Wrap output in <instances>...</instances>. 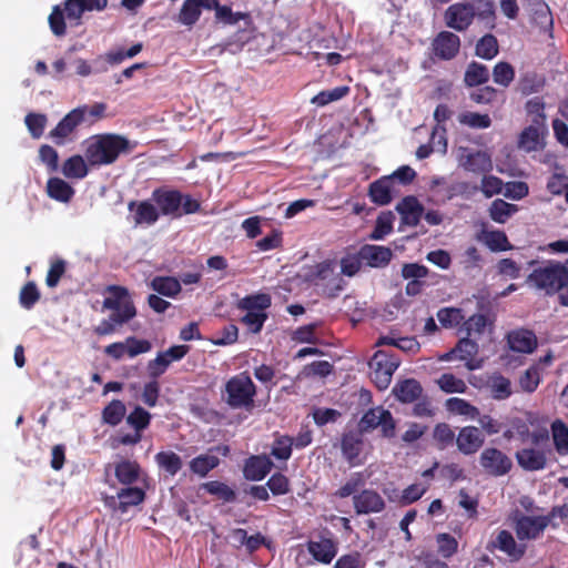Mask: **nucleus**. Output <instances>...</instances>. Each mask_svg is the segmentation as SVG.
I'll use <instances>...</instances> for the list:
<instances>
[{"instance_id": "1", "label": "nucleus", "mask_w": 568, "mask_h": 568, "mask_svg": "<svg viewBox=\"0 0 568 568\" xmlns=\"http://www.w3.org/2000/svg\"><path fill=\"white\" fill-rule=\"evenodd\" d=\"M138 143L118 133H100L87 140L84 156L91 166L115 163L121 155H130Z\"/></svg>"}, {"instance_id": "2", "label": "nucleus", "mask_w": 568, "mask_h": 568, "mask_svg": "<svg viewBox=\"0 0 568 568\" xmlns=\"http://www.w3.org/2000/svg\"><path fill=\"white\" fill-rule=\"evenodd\" d=\"M527 283L546 295L552 296L568 284V267L557 261H546L535 267Z\"/></svg>"}, {"instance_id": "3", "label": "nucleus", "mask_w": 568, "mask_h": 568, "mask_svg": "<svg viewBox=\"0 0 568 568\" xmlns=\"http://www.w3.org/2000/svg\"><path fill=\"white\" fill-rule=\"evenodd\" d=\"M272 305V297L267 293H254L240 298L236 308L245 314L240 322L253 334L262 331L267 320L266 310Z\"/></svg>"}, {"instance_id": "4", "label": "nucleus", "mask_w": 568, "mask_h": 568, "mask_svg": "<svg viewBox=\"0 0 568 568\" xmlns=\"http://www.w3.org/2000/svg\"><path fill=\"white\" fill-rule=\"evenodd\" d=\"M255 396L256 386L246 372L232 376L224 385V400L233 409L253 408Z\"/></svg>"}, {"instance_id": "5", "label": "nucleus", "mask_w": 568, "mask_h": 568, "mask_svg": "<svg viewBox=\"0 0 568 568\" xmlns=\"http://www.w3.org/2000/svg\"><path fill=\"white\" fill-rule=\"evenodd\" d=\"M399 359L394 354L385 351H377L369 362L371 378L378 389H386L392 376L399 366Z\"/></svg>"}, {"instance_id": "6", "label": "nucleus", "mask_w": 568, "mask_h": 568, "mask_svg": "<svg viewBox=\"0 0 568 568\" xmlns=\"http://www.w3.org/2000/svg\"><path fill=\"white\" fill-rule=\"evenodd\" d=\"M381 427L382 435L387 438L395 436V420L388 409L382 406L369 408L359 420L361 432H369Z\"/></svg>"}, {"instance_id": "7", "label": "nucleus", "mask_w": 568, "mask_h": 568, "mask_svg": "<svg viewBox=\"0 0 568 568\" xmlns=\"http://www.w3.org/2000/svg\"><path fill=\"white\" fill-rule=\"evenodd\" d=\"M87 121V109L75 108L67 113L49 133V138L57 144L63 145L75 129Z\"/></svg>"}, {"instance_id": "8", "label": "nucleus", "mask_w": 568, "mask_h": 568, "mask_svg": "<svg viewBox=\"0 0 568 568\" xmlns=\"http://www.w3.org/2000/svg\"><path fill=\"white\" fill-rule=\"evenodd\" d=\"M183 194L179 190L158 187L152 192V201L155 203L160 214L172 217L182 216Z\"/></svg>"}, {"instance_id": "9", "label": "nucleus", "mask_w": 568, "mask_h": 568, "mask_svg": "<svg viewBox=\"0 0 568 568\" xmlns=\"http://www.w3.org/2000/svg\"><path fill=\"white\" fill-rule=\"evenodd\" d=\"M479 464L490 476L500 477L508 474L513 467L511 459L501 450L488 447L479 456Z\"/></svg>"}, {"instance_id": "10", "label": "nucleus", "mask_w": 568, "mask_h": 568, "mask_svg": "<svg viewBox=\"0 0 568 568\" xmlns=\"http://www.w3.org/2000/svg\"><path fill=\"white\" fill-rule=\"evenodd\" d=\"M445 23L456 31H465L474 21V11L470 2H457L449 6L444 14Z\"/></svg>"}, {"instance_id": "11", "label": "nucleus", "mask_w": 568, "mask_h": 568, "mask_svg": "<svg viewBox=\"0 0 568 568\" xmlns=\"http://www.w3.org/2000/svg\"><path fill=\"white\" fill-rule=\"evenodd\" d=\"M498 549L506 554L511 561H519L526 554V545L517 544L510 531L499 530L487 545V550Z\"/></svg>"}, {"instance_id": "12", "label": "nucleus", "mask_w": 568, "mask_h": 568, "mask_svg": "<svg viewBox=\"0 0 568 568\" xmlns=\"http://www.w3.org/2000/svg\"><path fill=\"white\" fill-rule=\"evenodd\" d=\"M460 50V39L450 31H440L432 41V51L439 60L454 59Z\"/></svg>"}, {"instance_id": "13", "label": "nucleus", "mask_w": 568, "mask_h": 568, "mask_svg": "<svg viewBox=\"0 0 568 568\" xmlns=\"http://www.w3.org/2000/svg\"><path fill=\"white\" fill-rule=\"evenodd\" d=\"M550 524V517L545 516H520L515 524L518 539H536Z\"/></svg>"}, {"instance_id": "14", "label": "nucleus", "mask_w": 568, "mask_h": 568, "mask_svg": "<svg viewBox=\"0 0 568 568\" xmlns=\"http://www.w3.org/2000/svg\"><path fill=\"white\" fill-rule=\"evenodd\" d=\"M308 554L320 564L329 565L338 552V541L334 537L321 536L320 540L306 542Z\"/></svg>"}, {"instance_id": "15", "label": "nucleus", "mask_w": 568, "mask_h": 568, "mask_svg": "<svg viewBox=\"0 0 568 568\" xmlns=\"http://www.w3.org/2000/svg\"><path fill=\"white\" fill-rule=\"evenodd\" d=\"M353 506L357 515L382 513L386 508L384 498L374 489H363L353 496Z\"/></svg>"}, {"instance_id": "16", "label": "nucleus", "mask_w": 568, "mask_h": 568, "mask_svg": "<svg viewBox=\"0 0 568 568\" xmlns=\"http://www.w3.org/2000/svg\"><path fill=\"white\" fill-rule=\"evenodd\" d=\"M136 315L133 302H125L121 312H112L109 318H104L94 327V333L99 336L111 335L116 326H121L131 321Z\"/></svg>"}, {"instance_id": "17", "label": "nucleus", "mask_w": 568, "mask_h": 568, "mask_svg": "<svg viewBox=\"0 0 568 568\" xmlns=\"http://www.w3.org/2000/svg\"><path fill=\"white\" fill-rule=\"evenodd\" d=\"M485 444V436L476 426L462 427L456 437L458 450L466 456L476 454Z\"/></svg>"}, {"instance_id": "18", "label": "nucleus", "mask_w": 568, "mask_h": 568, "mask_svg": "<svg viewBox=\"0 0 568 568\" xmlns=\"http://www.w3.org/2000/svg\"><path fill=\"white\" fill-rule=\"evenodd\" d=\"M478 353V344L468 336H465L458 341L456 346L450 349L443 359L449 361L453 358H457L459 361L466 362V367L469 371H474L478 368V365L474 364V357Z\"/></svg>"}, {"instance_id": "19", "label": "nucleus", "mask_w": 568, "mask_h": 568, "mask_svg": "<svg viewBox=\"0 0 568 568\" xmlns=\"http://www.w3.org/2000/svg\"><path fill=\"white\" fill-rule=\"evenodd\" d=\"M274 464L266 455L250 456L243 467V475L247 480L260 481L272 470Z\"/></svg>"}, {"instance_id": "20", "label": "nucleus", "mask_w": 568, "mask_h": 568, "mask_svg": "<svg viewBox=\"0 0 568 568\" xmlns=\"http://www.w3.org/2000/svg\"><path fill=\"white\" fill-rule=\"evenodd\" d=\"M403 224L417 226L424 215V206L414 195L403 197L396 205Z\"/></svg>"}, {"instance_id": "21", "label": "nucleus", "mask_w": 568, "mask_h": 568, "mask_svg": "<svg viewBox=\"0 0 568 568\" xmlns=\"http://www.w3.org/2000/svg\"><path fill=\"white\" fill-rule=\"evenodd\" d=\"M364 442L361 433L348 432L345 433L341 440V449L344 458L351 466H357L362 464L359 459L363 450Z\"/></svg>"}, {"instance_id": "22", "label": "nucleus", "mask_w": 568, "mask_h": 568, "mask_svg": "<svg viewBox=\"0 0 568 568\" xmlns=\"http://www.w3.org/2000/svg\"><path fill=\"white\" fill-rule=\"evenodd\" d=\"M359 255L371 267H385L389 264L393 252L386 246L365 244L359 248Z\"/></svg>"}, {"instance_id": "23", "label": "nucleus", "mask_w": 568, "mask_h": 568, "mask_svg": "<svg viewBox=\"0 0 568 568\" xmlns=\"http://www.w3.org/2000/svg\"><path fill=\"white\" fill-rule=\"evenodd\" d=\"M509 348L518 353H532L537 347V337L532 331L520 328L507 335Z\"/></svg>"}, {"instance_id": "24", "label": "nucleus", "mask_w": 568, "mask_h": 568, "mask_svg": "<svg viewBox=\"0 0 568 568\" xmlns=\"http://www.w3.org/2000/svg\"><path fill=\"white\" fill-rule=\"evenodd\" d=\"M518 465L528 471L541 470L547 465V456L544 450L536 448H523L516 453Z\"/></svg>"}, {"instance_id": "25", "label": "nucleus", "mask_w": 568, "mask_h": 568, "mask_svg": "<svg viewBox=\"0 0 568 568\" xmlns=\"http://www.w3.org/2000/svg\"><path fill=\"white\" fill-rule=\"evenodd\" d=\"M392 190V176H383L369 184L368 196L371 201L376 205H387L393 200Z\"/></svg>"}, {"instance_id": "26", "label": "nucleus", "mask_w": 568, "mask_h": 568, "mask_svg": "<svg viewBox=\"0 0 568 568\" xmlns=\"http://www.w3.org/2000/svg\"><path fill=\"white\" fill-rule=\"evenodd\" d=\"M423 387L415 378H407L398 382L394 388L393 394L404 404H410L418 400L422 396Z\"/></svg>"}, {"instance_id": "27", "label": "nucleus", "mask_w": 568, "mask_h": 568, "mask_svg": "<svg viewBox=\"0 0 568 568\" xmlns=\"http://www.w3.org/2000/svg\"><path fill=\"white\" fill-rule=\"evenodd\" d=\"M128 207L130 211H133L135 207V212H134V216H133L135 224L152 225L160 217V213L158 211L156 205L152 204L150 201H141V202L131 201L129 203Z\"/></svg>"}, {"instance_id": "28", "label": "nucleus", "mask_w": 568, "mask_h": 568, "mask_svg": "<svg viewBox=\"0 0 568 568\" xmlns=\"http://www.w3.org/2000/svg\"><path fill=\"white\" fill-rule=\"evenodd\" d=\"M463 166L475 174H486L493 170V161L487 152L475 151L466 155Z\"/></svg>"}, {"instance_id": "29", "label": "nucleus", "mask_w": 568, "mask_h": 568, "mask_svg": "<svg viewBox=\"0 0 568 568\" xmlns=\"http://www.w3.org/2000/svg\"><path fill=\"white\" fill-rule=\"evenodd\" d=\"M108 296L103 301V307L112 312H121L125 302H132L129 290L120 285H109L105 288Z\"/></svg>"}, {"instance_id": "30", "label": "nucleus", "mask_w": 568, "mask_h": 568, "mask_svg": "<svg viewBox=\"0 0 568 568\" xmlns=\"http://www.w3.org/2000/svg\"><path fill=\"white\" fill-rule=\"evenodd\" d=\"M478 240L481 241L491 252H501L513 248L504 231L483 230Z\"/></svg>"}, {"instance_id": "31", "label": "nucleus", "mask_w": 568, "mask_h": 568, "mask_svg": "<svg viewBox=\"0 0 568 568\" xmlns=\"http://www.w3.org/2000/svg\"><path fill=\"white\" fill-rule=\"evenodd\" d=\"M48 195L59 202L68 203L74 195L73 187L60 178H50L47 182Z\"/></svg>"}, {"instance_id": "32", "label": "nucleus", "mask_w": 568, "mask_h": 568, "mask_svg": "<svg viewBox=\"0 0 568 568\" xmlns=\"http://www.w3.org/2000/svg\"><path fill=\"white\" fill-rule=\"evenodd\" d=\"M151 287L158 294L175 298L182 291L181 282L173 276H155L151 281Z\"/></svg>"}, {"instance_id": "33", "label": "nucleus", "mask_w": 568, "mask_h": 568, "mask_svg": "<svg viewBox=\"0 0 568 568\" xmlns=\"http://www.w3.org/2000/svg\"><path fill=\"white\" fill-rule=\"evenodd\" d=\"M489 75V70L485 64L471 61L466 68L464 83L469 88L479 87L488 82Z\"/></svg>"}, {"instance_id": "34", "label": "nucleus", "mask_w": 568, "mask_h": 568, "mask_svg": "<svg viewBox=\"0 0 568 568\" xmlns=\"http://www.w3.org/2000/svg\"><path fill=\"white\" fill-rule=\"evenodd\" d=\"M518 206L506 202L503 199H496L490 203L488 209L489 217L499 224L506 223L515 213L518 212Z\"/></svg>"}, {"instance_id": "35", "label": "nucleus", "mask_w": 568, "mask_h": 568, "mask_svg": "<svg viewBox=\"0 0 568 568\" xmlns=\"http://www.w3.org/2000/svg\"><path fill=\"white\" fill-rule=\"evenodd\" d=\"M471 3L474 19L483 21L488 29L495 28L496 12L491 0H475Z\"/></svg>"}, {"instance_id": "36", "label": "nucleus", "mask_w": 568, "mask_h": 568, "mask_svg": "<svg viewBox=\"0 0 568 568\" xmlns=\"http://www.w3.org/2000/svg\"><path fill=\"white\" fill-rule=\"evenodd\" d=\"M531 20L541 31L548 33L550 37L552 36L554 19L550 8L546 2L540 1L536 3Z\"/></svg>"}, {"instance_id": "37", "label": "nucleus", "mask_w": 568, "mask_h": 568, "mask_svg": "<svg viewBox=\"0 0 568 568\" xmlns=\"http://www.w3.org/2000/svg\"><path fill=\"white\" fill-rule=\"evenodd\" d=\"M114 475L123 485H132L139 479L140 465L136 462L122 460L115 465Z\"/></svg>"}, {"instance_id": "38", "label": "nucleus", "mask_w": 568, "mask_h": 568, "mask_svg": "<svg viewBox=\"0 0 568 568\" xmlns=\"http://www.w3.org/2000/svg\"><path fill=\"white\" fill-rule=\"evenodd\" d=\"M550 428L556 452L561 456L568 455V426L561 419H556Z\"/></svg>"}, {"instance_id": "39", "label": "nucleus", "mask_w": 568, "mask_h": 568, "mask_svg": "<svg viewBox=\"0 0 568 568\" xmlns=\"http://www.w3.org/2000/svg\"><path fill=\"white\" fill-rule=\"evenodd\" d=\"M158 466L164 469L170 476H175L182 468L183 462L174 452H159L154 457Z\"/></svg>"}, {"instance_id": "40", "label": "nucleus", "mask_w": 568, "mask_h": 568, "mask_svg": "<svg viewBox=\"0 0 568 568\" xmlns=\"http://www.w3.org/2000/svg\"><path fill=\"white\" fill-rule=\"evenodd\" d=\"M62 173L68 179H83L88 174L84 159L77 154L67 159L62 165Z\"/></svg>"}, {"instance_id": "41", "label": "nucleus", "mask_w": 568, "mask_h": 568, "mask_svg": "<svg viewBox=\"0 0 568 568\" xmlns=\"http://www.w3.org/2000/svg\"><path fill=\"white\" fill-rule=\"evenodd\" d=\"M498 52L499 45L497 38L491 33L485 34L476 43L475 54L481 59L493 60Z\"/></svg>"}, {"instance_id": "42", "label": "nucleus", "mask_w": 568, "mask_h": 568, "mask_svg": "<svg viewBox=\"0 0 568 568\" xmlns=\"http://www.w3.org/2000/svg\"><path fill=\"white\" fill-rule=\"evenodd\" d=\"M219 464L220 459L215 455L202 454L190 462V469L193 474L205 477L212 469L216 468Z\"/></svg>"}, {"instance_id": "43", "label": "nucleus", "mask_w": 568, "mask_h": 568, "mask_svg": "<svg viewBox=\"0 0 568 568\" xmlns=\"http://www.w3.org/2000/svg\"><path fill=\"white\" fill-rule=\"evenodd\" d=\"M202 488L224 503H233L236 499L234 489L219 480L206 481L202 484Z\"/></svg>"}, {"instance_id": "44", "label": "nucleus", "mask_w": 568, "mask_h": 568, "mask_svg": "<svg viewBox=\"0 0 568 568\" xmlns=\"http://www.w3.org/2000/svg\"><path fill=\"white\" fill-rule=\"evenodd\" d=\"M126 407L120 399L111 400L102 410V420L110 425L116 426L124 418Z\"/></svg>"}, {"instance_id": "45", "label": "nucleus", "mask_w": 568, "mask_h": 568, "mask_svg": "<svg viewBox=\"0 0 568 568\" xmlns=\"http://www.w3.org/2000/svg\"><path fill=\"white\" fill-rule=\"evenodd\" d=\"M446 408L453 414L467 416L471 419H476L479 416V409L476 406L459 397L448 398L446 400Z\"/></svg>"}, {"instance_id": "46", "label": "nucleus", "mask_w": 568, "mask_h": 568, "mask_svg": "<svg viewBox=\"0 0 568 568\" xmlns=\"http://www.w3.org/2000/svg\"><path fill=\"white\" fill-rule=\"evenodd\" d=\"M121 513H126L129 507L141 504L145 498V493L139 487H126L118 491Z\"/></svg>"}, {"instance_id": "47", "label": "nucleus", "mask_w": 568, "mask_h": 568, "mask_svg": "<svg viewBox=\"0 0 568 568\" xmlns=\"http://www.w3.org/2000/svg\"><path fill=\"white\" fill-rule=\"evenodd\" d=\"M199 0H184L178 16V21L184 26L192 27L201 17Z\"/></svg>"}, {"instance_id": "48", "label": "nucleus", "mask_w": 568, "mask_h": 568, "mask_svg": "<svg viewBox=\"0 0 568 568\" xmlns=\"http://www.w3.org/2000/svg\"><path fill=\"white\" fill-rule=\"evenodd\" d=\"M487 324V316L477 313L471 315L467 320L464 318L459 332L465 333V335L468 337L481 335L485 332Z\"/></svg>"}, {"instance_id": "49", "label": "nucleus", "mask_w": 568, "mask_h": 568, "mask_svg": "<svg viewBox=\"0 0 568 568\" xmlns=\"http://www.w3.org/2000/svg\"><path fill=\"white\" fill-rule=\"evenodd\" d=\"M349 93V87L341 85L332 90H324L314 95L311 100L312 104L325 106L331 102L338 101Z\"/></svg>"}, {"instance_id": "50", "label": "nucleus", "mask_w": 568, "mask_h": 568, "mask_svg": "<svg viewBox=\"0 0 568 568\" xmlns=\"http://www.w3.org/2000/svg\"><path fill=\"white\" fill-rule=\"evenodd\" d=\"M456 435L447 423H438L433 429V439L439 449H445L456 442Z\"/></svg>"}, {"instance_id": "51", "label": "nucleus", "mask_w": 568, "mask_h": 568, "mask_svg": "<svg viewBox=\"0 0 568 568\" xmlns=\"http://www.w3.org/2000/svg\"><path fill=\"white\" fill-rule=\"evenodd\" d=\"M515 79V69L509 62L500 61L493 68V80L496 84L508 88Z\"/></svg>"}, {"instance_id": "52", "label": "nucleus", "mask_w": 568, "mask_h": 568, "mask_svg": "<svg viewBox=\"0 0 568 568\" xmlns=\"http://www.w3.org/2000/svg\"><path fill=\"white\" fill-rule=\"evenodd\" d=\"M437 320L445 328L457 327L464 321V314L457 307H443L437 312Z\"/></svg>"}, {"instance_id": "53", "label": "nucleus", "mask_w": 568, "mask_h": 568, "mask_svg": "<svg viewBox=\"0 0 568 568\" xmlns=\"http://www.w3.org/2000/svg\"><path fill=\"white\" fill-rule=\"evenodd\" d=\"M436 544L438 554L445 559L452 558L458 551V541L450 534H437Z\"/></svg>"}, {"instance_id": "54", "label": "nucleus", "mask_w": 568, "mask_h": 568, "mask_svg": "<svg viewBox=\"0 0 568 568\" xmlns=\"http://www.w3.org/2000/svg\"><path fill=\"white\" fill-rule=\"evenodd\" d=\"M151 414L141 406H136L128 416L126 423L135 432L141 433L146 429L151 423Z\"/></svg>"}, {"instance_id": "55", "label": "nucleus", "mask_w": 568, "mask_h": 568, "mask_svg": "<svg viewBox=\"0 0 568 568\" xmlns=\"http://www.w3.org/2000/svg\"><path fill=\"white\" fill-rule=\"evenodd\" d=\"M437 384H438L439 388L447 394H453V393L463 394L467 390L466 383L462 378H458L454 374H450V373H444L437 379Z\"/></svg>"}, {"instance_id": "56", "label": "nucleus", "mask_w": 568, "mask_h": 568, "mask_svg": "<svg viewBox=\"0 0 568 568\" xmlns=\"http://www.w3.org/2000/svg\"><path fill=\"white\" fill-rule=\"evenodd\" d=\"M48 118L43 113L30 112L24 118V123L33 139H40L44 132Z\"/></svg>"}, {"instance_id": "57", "label": "nucleus", "mask_w": 568, "mask_h": 568, "mask_svg": "<svg viewBox=\"0 0 568 568\" xmlns=\"http://www.w3.org/2000/svg\"><path fill=\"white\" fill-rule=\"evenodd\" d=\"M293 437L282 435L275 438L271 455L280 460H287L292 455Z\"/></svg>"}, {"instance_id": "58", "label": "nucleus", "mask_w": 568, "mask_h": 568, "mask_svg": "<svg viewBox=\"0 0 568 568\" xmlns=\"http://www.w3.org/2000/svg\"><path fill=\"white\" fill-rule=\"evenodd\" d=\"M545 106L544 99L540 97H535L526 102L525 110L528 115L532 116L531 121L535 125H542L545 123Z\"/></svg>"}, {"instance_id": "59", "label": "nucleus", "mask_w": 568, "mask_h": 568, "mask_svg": "<svg viewBox=\"0 0 568 568\" xmlns=\"http://www.w3.org/2000/svg\"><path fill=\"white\" fill-rule=\"evenodd\" d=\"M365 485V478L362 473H355L351 476V478L341 486L335 493L334 496L337 498H347L349 496L356 495L358 489Z\"/></svg>"}, {"instance_id": "60", "label": "nucleus", "mask_w": 568, "mask_h": 568, "mask_svg": "<svg viewBox=\"0 0 568 568\" xmlns=\"http://www.w3.org/2000/svg\"><path fill=\"white\" fill-rule=\"evenodd\" d=\"M41 295L34 282H28L20 291L19 302L26 310H31L40 300Z\"/></svg>"}, {"instance_id": "61", "label": "nucleus", "mask_w": 568, "mask_h": 568, "mask_svg": "<svg viewBox=\"0 0 568 568\" xmlns=\"http://www.w3.org/2000/svg\"><path fill=\"white\" fill-rule=\"evenodd\" d=\"M266 487L274 496L286 495L291 491V483L287 476L277 471L267 480Z\"/></svg>"}, {"instance_id": "62", "label": "nucleus", "mask_w": 568, "mask_h": 568, "mask_svg": "<svg viewBox=\"0 0 568 568\" xmlns=\"http://www.w3.org/2000/svg\"><path fill=\"white\" fill-rule=\"evenodd\" d=\"M545 85V81L535 73L524 74L518 83V89L523 95H529L539 92Z\"/></svg>"}, {"instance_id": "63", "label": "nucleus", "mask_w": 568, "mask_h": 568, "mask_svg": "<svg viewBox=\"0 0 568 568\" xmlns=\"http://www.w3.org/2000/svg\"><path fill=\"white\" fill-rule=\"evenodd\" d=\"M458 120L462 124L475 129H487L491 125V119L488 114H480L477 112L462 113Z\"/></svg>"}, {"instance_id": "64", "label": "nucleus", "mask_w": 568, "mask_h": 568, "mask_svg": "<svg viewBox=\"0 0 568 568\" xmlns=\"http://www.w3.org/2000/svg\"><path fill=\"white\" fill-rule=\"evenodd\" d=\"M366 561L359 551L342 555L334 564V568H365Z\"/></svg>"}]
</instances>
